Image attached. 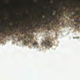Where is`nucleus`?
I'll return each mask as SVG.
<instances>
[{
	"label": "nucleus",
	"mask_w": 80,
	"mask_h": 80,
	"mask_svg": "<svg viewBox=\"0 0 80 80\" xmlns=\"http://www.w3.org/2000/svg\"><path fill=\"white\" fill-rule=\"evenodd\" d=\"M42 22L41 21H40L38 22V24H37V25H36L34 27H32V25H31L30 26H29L28 29H27L26 28H24V33L26 32V31H28V32H30V30L31 28H36L37 26H38V27H41V26H42Z\"/></svg>",
	"instance_id": "7ed1b4c3"
},
{
	"label": "nucleus",
	"mask_w": 80,
	"mask_h": 80,
	"mask_svg": "<svg viewBox=\"0 0 80 80\" xmlns=\"http://www.w3.org/2000/svg\"><path fill=\"white\" fill-rule=\"evenodd\" d=\"M78 15V14L77 13H75V16H77Z\"/></svg>",
	"instance_id": "6ab92c4d"
},
{
	"label": "nucleus",
	"mask_w": 80,
	"mask_h": 80,
	"mask_svg": "<svg viewBox=\"0 0 80 80\" xmlns=\"http://www.w3.org/2000/svg\"><path fill=\"white\" fill-rule=\"evenodd\" d=\"M16 26L18 28V25H17V24H16Z\"/></svg>",
	"instance_id": "aec40b11"
},
{
	"label": "nucleus",
	"mask_w": 80,
	"mask_h": 80,
	"mask_svg": "<svg viewBox=\"0 0 80 80\" xmlns=\"http://www.w3.org/2000/svg\"><path fill=\"white\" fill-rule=\"evenodd\" d=\"M32 2H34V0H32Z\"/></svg>",
	"instance_id": "412c9836"
},
{
	"label": "nucleus",
	"mask_w": 80,
	"mask_h": 80,
	"mask_svg": "<svg viewBox=\"0 0 80 80\" xmlns=\"http://www.w3.org/2000/svg\"><path fill=\"white\" fill-rule=\"evenodd\" d=\"M38 2H40V0H38Z\"/></svg>",
	"instance_id": "4be33fe9"
},
{
	"label": "nucleus",
	"mask_w": 80,
	"mask_h": 80,
	"mask_svg": "<svg viewBox=\"0 0 80 80\" xmlns=\"http://www.w3.org/2000/svg\"><path fill=\"white\" fill-rule=\"evenodd\" d=\"M27 37L26 36L23 37L22 36H20L19 37V39L22 40L24 41V44L25 45H26L28 42H30L32 44V45L34 47H35L38 45V43L35 40H34L33 39V37H31V36L29 37V38L30 39V40H28L27 39Z\"/></svg>",
	"instance_id": "f257e3e1"
},
{
	"label": "nucleus",
	"mask_w": 80,
	"mask_h": 80,
	"mask_svg": "<svg viewBox=\"0 0 80 80\" xmlns=\"http://www.w3.org/2000/svg\"><path fill=\"white\" fill-rule=\"evenodd\" d=\"M52 26H55V25L54 24V23H52Z\"/></svg>",
	"instance_id": "2eb2a0df"
},
{
	"label": "nucleus",
	"mask_w": 80,
	"mask_h": 80,
	"mask_svg": "<svg viewBox=\"0 0 80 80\" xmlns=\"http://www.w3.org/2000/svg\"><path fill=\"white\" fill-rule=\"evenodd\" d=\"M51 21H52V19H50V20L49 21V22H51Z\"/></svg>",
	"instance_id": "dca6fc26"
},
{
	"label": "nucleus",
	"mask_w": 80,
	"mask_h": 80,
	"mask_svg": "<svg viewBox=\"0 0 80 80\" xmlns=\"http://www.w3.org/2000/svg\"><path fill=\"white\" fill-rule=\"evenodd\" d=\"M73 15V16H74V17H75L76 16V13L75 14H74Z\"/></svg>",
	"instance_id": "a211bd4d"
},
{
	"label": "nucleus",
	"mask_w": 80,
	"mask_h": 80,
	"mask_svg": "<svg viewBox=\"0 0 80 80\" xmlns=\"http://www.w3.org/2000/svg\"><path fill=\"white\" fill-rule=\"evenodd\" d=\"M56 13L57 14H58L59 13H60V12L58 10L57 11Z\"/></svg>",
	"instance_id": "9b49d317"
},
{
	"label": "nucleus",
	"mask_w": 80,
	"mask_h": 80,
	"mask_svg": "<svg viewBox=\"0 0 80 80\" xmlns=\"http://www.w3.org/2000/svg\"><path fill=\"white\" fill-rule=\"evenodd\" d=\"M45 41H43L41 43V45L42 46H44L46 47L48 46H49L51 47V46L50 45L51 44V39H50L49 38L46 37Z\"/></svg>",
	"instance_id": "f03ea898"
},
{
	"label": "nucleus",
	"mask_w": 80,
	"mask_h": 80,
	"mask_svg": "<svg viewBox=\"0 0 80 80\" xmlns=\"http://www.w3.org/2000/svg\"><path fill=\"white\" fill-rule=\"evenodd\" d=\"M60 23V22L59 21V20H57V21H56V24H59Z\"/></svg>",
	"instance_id": "6e6552de"
},
{
	"label": "nucleus",
	"mask_w": 80,
	"mask_h": 80,
	"mask_svg": "<svg viewBox=\"0 0 80 80\" xmlns=\"http://www.w3.org/2000/svg\"><path fill=\"white\" fill-rule=\"evenodd\" d=\"M74 12H76V13H78V12L79 13H80V10H78V11H74Z\"/></svg>",
	"instance_id": "1a4fd4ad"
},
{
	"label": "nucleus",
	"mask_w": 80,
	"mask_h": 80,
	"mask_svg": "<svg viewBox=\"0 0 80 80\" xmlns=\"http://www.w3.org/2000/svg\"><path fill=\"white\" fill-rule=\"evenodd\" d=\"M71 19H73V18H74L73 17V16L71 15V17L70 18Z\"/></svg>",
	"instance_id": "f8f14e48"
},
{
	"label": "nucleus",
	"mask_w": 80,
	"mask_h": 80,
	"mask_svg": "<svg viewBox=\"0 0 80 80\" xmlns=\"http://www.w3.org/2000/svg\"><path fill=\"white\" fill-rule=\"evenodd\" d=\"M53 11L51 12L50 16L52 17V18H51L52 20H53L54 19V18H55V17L53 15Z\"/></svg>",
	"instance_id": "39448f33"
},
{
	"label": "nucleus",
	"mask_w": 80,
	"mask_h": 80,
	"mask_svg": "<svg viewBox=\"0 0 80 80\" xmlns=\"http://www.w3.org/2000/svg\"><path fill=\"white\" fill-rule=\"evenodd\" d=\"M10 26V25L9 24H7V27H9Z\"/></svg>",
	"instance_id": "ddd939ff"
},
{
	"label": "nucleus",
	"mask_w": 80,
	"mask_h": 80,
	"mask_svg": "<svg viewBox=\"0 0 80 80\" xmlns=\"http://www.w3.org/2000/svg\"><path fill=\"white\" fill-rule=\"evenodd\" d=\"M6 28H7V27H6Z\"/></svg>",
	"instance_id": "5701e85b"
},
{
	"label": "nucleus",
	"mask_w": 80,
	"mask_h": 80,
	"mask_svg": "<svg viewBox=\"0 0 80 80\" xmlns=\"http://www.w3.org/2000/svg\"><path fill=\"white\" fill-rule=\"evenodd\" d=\"M71 23L73 24L75 26H79L80 24V19L79 18H74V21H71Z\"/></svg>",
	"instance_id": "20e7f679"
},
{
	"label": "nucleus",
	"mask_w": 80,
	"mask_h": 80,
	"mask_svg": "<svg viewBox=\"0 0 80 80\" xmlns=\"http://www.w3.org/2000/svg\"><path fill=\"white\" fill-rule=\"evenodd\" d=\"M49 22H48V21H45V23H44V25H43V26H43V27H44V26H46L47 24H49Z\"/></svg>",
	"instance_id": "0eeeda50"
},
{
	"label": "nucleus",
	"mask_w": 80,
	"mask_h": 80,
	"mask_svg": "<svg viewBox=\"0 0 80 80\" xmlns=\"http://www.w3.org/2000/svg\"><path fill=\"white\" fill-rule=\"evenodd\" d=\"M62 26H64V23H63V22H62Z\"/></svg>",
	"instance_id": "f3484780"
},
{
	"label": "nucleus",
	"mask_w": 80,
	"mask_h": 80,
	"mask_svg": "<svg viewBox=\"0 0 80 80\" xmlns=\"http://www.w3.org/2000/svg\"><path fill=\"white\" fill-rule=\"evenodd\" d=\"M64 7H67V5L66 3H64L63 5Z\"/></svg>",
	"instance_id": "9d476101"
},
{
	"label": "nucleus",
	"mask_w": 80,
	"mask_h": 80,
	"mask_svg": "<svg viewBox=\"0 0 80 80\" xmlns=\"http://www.w3.org/2000/svg\"><path fill=\"white\" fill-rule=\"evenodd\" d=\"M71 12L72 11L71 10H69L68 11V12H67V13L66 14V15L67 17H68L69 15L70 14V13H71Z\"/></svg>",
	"instance_id": "423d86ee"
},
{
	"label": "nucleus",
	"mask_w": 80,
	"mask_h": 80,
	"mask_svg": "<svg viewBox=\"0 0 80 80\" xmlns=\"http://www.w3.org/2000/svg\"><path fill=\"white\" fill-rule=\"evenodd\" d=\"M47 28L48 29H49V26H47Z\"/></svg>",
	"instance_id": "4468645a"
}]
</instances>
